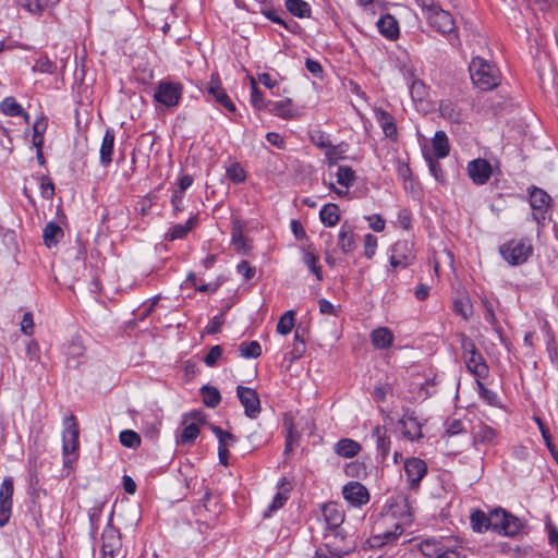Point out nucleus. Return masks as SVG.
Wrapping results in <instances>:
<instances>
[{"instance_id": "obj_26", "label": "nucleus", "mask_w": 558, "mask_h": 558, "mask_svg": "<svg viewBox=\"0 0 558 558\" xmlns=\"http://www.w3.org/2000/svg\"><path fill=\"white\" fill-rule=\"evenodd\" d=\"M376 119H377L379 125L381 126L385 135L389 138H396L397 126H396L393 117L384 110H377Z\"/></svg>"}, {"instance_id": "obj_13", "label": "nucleus", "mask_w": 558, "mask_h": 558, "mask_svg": "<svg viewBox=\"0 0 558 558\" xmlns=\"http://www.w3.org/2000/svg\"><path fill=\"white\" fill-rule=\"evenodd\" d=\"M342 495L352 506H362L368 502L369 494L364 485L359 482H349L342 488Z\"/></svg>"}, {"instance_id": "obj_34", "label": "nucleus", "mask_w": 558, "mask_h": 558, "mask_svg": "<svg viewBox=\"0 0 558 558\" xmlns=\"http://www.w3.org/2000/svg\"><path fill=\"white\" fill-rule=\"evenodd\" d=\"M439 111H440L441 117H444L445 119H447L449 121L459 122L461 119L460 109L451 100L440 101Z\"/></svg>"}, {"instance_id": "obj_27", "label": "nucleus", "mask_w": 558, "mask_h": 558, "mask_svg": "<svg viewBox=\"0 0 558 558\" xmlns=\"http://www.w3.org/2000/svg\"><path fill=\"white\" fill-rule=\"evenodd\" d=\"M360 450V444L349 438L340 439L335 447L336 453L343 458H353Z\"/></svg>"}, {"instance_id": "obj_39", "label": "nucleus", "mask_w": 558, "mask_h": 558, "mask_svg": "<svg viewBox=\"0 0 558 558\" xmlns=\"http://www.w3.org/2000/svg\"><path fill=\"white\" fill-rule=\"evenodd\" d=\"M239 351L244 359H256L262 354V347L258 341H246L239 345Z\"/></svg>"}, {"instance_id": "obj_14", "label": "nucleus", "mask_w": 558, "mask_h": 558, "mask_svg": "<svg viewBox=\"0 0 558 558\" xmlns=\"http://www.w3.org/2000/svg\"><path fill=\"white\" fill-rule=\"evenodd\" d=\"M121 548V538L117 530L109 526L102 533L101 558H114Z\"/></svg>"}, {"instance_id": "obj_40", "label": "nucleus", "mask_w": 558, "mask_h": 558, "mask_svg": "<svg viewBox=\"0 0 558 558\" xmlns=\"http://www.w3.org/2000/svg\"><path fill=\"white\" fill-rule=\"evenodd\" d=\"M347 145H328V149L325 153L326 159L329 165H337L338 161L345 158Z\"/></svg>"}, {"instance_id": "obj_31", "label": "nucleus", "mask_w": 558, "mask_h": 558, "mask_svg": "<svg viewBox=\"0 0 558 558\" xmlns=\"http://www.w3.org/2000/svg\"><path fill=\"white\" fill-rule=\"evenodd\" d=\"M283 425L287 430L286 447H284V453L287 454V453L291 452L295 446H298L300 435L296 432L291 417L286 416Z\"/></svg>"}, {"instance_id": "obj_15", "label": "nucleus", "mask_w": 558, "mask_h": 558, "mask_svg": "<svg viewBox=\"0 0 558 558\" xmlns=\"http://www.w3.org/2000/svg\"><path fill=\"white\" fill-rule=\"evenodd\" d=\"M207 93L209 95H211L216 99L217 102L222 105L229 111H231V112L235 111V106L231 101V99L229 98V96L227 95L225 89L221 87V84H220V81H219V77L217 74L211 75L210 82L208 83V86H207Z\"/></svg>"}, {"instance_id": "obj_60", "label": "nucleus", "mask_w": 558, "mask_h": 558, "mask_svg": "<svg viewBox=\"0 0 558 558\" xmlns=\"http://www.w3.org/2000/svg\"><path fill=\"white\" fill-rule=\"evenodd\" d=\"M377 247V239L373 234H366L364 238V254L372 258Z\"/></svg>"}, {"instance_id": "obj_23", "label": "nucleus", "mask_w": 558, "mask_h": 558, "mask_svg": "<svg viewBox=\"0 0 558 558\" xmlns=\"http://www.w3.org/2000/svg\"><path fill=\"white\" fill-rule=\"evenodd\" d=\"M472 434L475 442L489 444L494 441L497 436L496 429L486 425L483 422L474 425L472 428Z\"/></svg>"}, {"instance_id": "obj_63", "label": "nucleus", "mask_w": 558, "mask_h": 558, "mask_svg": "<svg viewBox=\"0 0 558 558\" xmlns=\"http://www.w3.org/2000/svg\"><path fill=\"white\" fill-rule=\"evenodd\" d=\"M392 392V386L390 384L378 385L374 388L373 397L376 401L384 402L388 393Z\"/></svg>"}, {"instance_id": "obj_17", "label": "nucleus", "mask_w": 558, "mask_h": 558, "mask_svg": "<svg viewBox=\"0 0 558 558\" xmlns=\"http://www.w3.org/2000/svg\"><path fill=\"white\" fill-rule=\"evenodd\" d=\"M463 359L468 369L476 377V379L485 378L488 375V366L477 350L463 356Z\"/></svg>"}, {"instance_id": "obj_49", "label": "nucleus", "mask_w": 558, "mask_h": 558, "mask_svg": "<svg viewBox=\"0 0 558 558\" xmlns=\"http://www.w3.org/2000/svg\"><path fill=\"white\" fill-rule=\"evenodd\" d=\"M476 386L478 395L482 399H484L489 405H498V396L496 392L486 388L481 379H476Z\"/></svg>"}, {"instance_id": "obj_3", "label": "nucleus", "mask_w": 558, "mask_h": 558, "mask_svg": "<svg viewBox=\"0 0 558 558\" xmlns=\"http://www.w3.org/2000/svg\"><path fill=\"white\" fill-rule=\"evenodd\" d=\"M78 450V427L73 415L64 420L62 433V453L64 465L69 466L77 458Z\"/></svg>"}, {"instance_id": "obj_6", "label": "nucleus", "mask_w": 558, "mask_h": 558, "mask_svg": "<svg viewBox=\"0 0 558 558\" xmlns=\"http://www.w3.org/2000/svg\"><path fill=\"white\" fill-rule=\"evenodd\" d=\"M413 243L408 240L397 241L391 248L390 265L397 268H405L413 263Z\"/></svg>"}, {"instance_id": "obj_37", "label": "nucleus", "mask_w": 558, "mask_h": 558, "mask_svg": "<svg viewBox=\"0 0 558 558\" xmlns=\"http://www.w3.org/2000/svg\"><path fill=\"white\" fill-rule=\"evenodd\" d=\"M286 7L288 11L296 17H305L311 13V8L307 2L303 0H287Z\"/></svg>"}, {"instance_id": "obj_57", "label": "nucleus", "mask_w": 558, "mask_h": 558, "mask_svg": "<svg viewBox=\"0 0 558 558\" xmlns=\"http://www.w3.org/2000/svg\"><path fill=\"white\" fill-rule=\"evenodd\" d=\"M85 348L78 340L71 341L66 347V355L69 359H77L84 354Z\"/></svg>"}, {"instance_id": "obj_30", "label": "nucleus", "mask_w": 558, "mask_h": 558, "mask_svg": "<svg viewBox=\"0 0 558 558\" xmlns=\"http://www.w3.org/2000/svg\"><path fill=\"white\" fill-rule=\"evenodd\" d=\"M433 149L437 158H445L449 155L450 146L444 131H437L433 138Z\"/></svg>"}, {"instance_id": "obj_5", "label": "nucleus", "mask_w": 558, "mask_h": 558, "mask_svg": "<svg viewBox=\"0 0 558 558\" xmlns=\"http://www.w3.org/2000/svg\"><path fill=\"white\" fill-rule=\"evenodd\" d=\"M323 514L327 524V537L340 538L345 542V532L341 527L344 521V513L337 504H327L323 507Z\"/></svg>"}, {"instance_id": "obj_10", "label": "nucleus", "mask_w": 558, "mask_h": 558, "mask_svg": "<svg viewBox=\"0 0 558 558\" xmlns=\"http://www.w3.org/2000/svg\"><path fill=\"white\" fill-rule=\"evenodd\" d=\"M430 27L442 35H450L456 32V23L452 15L438 7L426 17Z\"/></svg>"}, {"instance_id": "obj_47", "label": "nucleus", "mask_w": 558, "mask_h": 558, "mask_svg": "<svg viewBox=\"0 0 558 558\" xmlns=\"http://www.w3.org/2000/svg\"><path fill=\"white\" fill-rule=\"evenodd\" d=\"M211 430L218 438V441H219L218 448L228 449V447L231 446L235 440L234 436L231 433L223 430L219 426L213 425Z\"/></svg>"}, {"instance_id": "obj_35", "label": "nucleus", "mask_w": 558, "mask_h": 558, "mask_svg": "<svg viewBox=\"0 0 558 558\" xmlns=\"http://www.w3.org/2000/svg\"><path fill=\"white\" fill-rule=\"evenodd\" d=\"M201 392L203 402L208 408H216L221 401L220 392L216 387L203 386Z\"/></svg>"}, {"instance_id": "obj_21", "label": "nucleus", "mask_w": 558, "mask_h": 558, "mask_svg": "<svg viewBox=\"0 0 558 558\" xmlns=\"http://www.w3.org/2000/svg\"><path fill=\"white\" fill-rule=\"evenodd\" d=\"M373 438L376 440L377 451L383 460H385L390 450V439L387 437V429L377 425L372 432Z\"/></svg>"}, {"instance_id": "obj_56", "label": "nucleus", "mask_w": 558, "mask_h": 558, "mask_svg": "<svg viewBox=\"0 0 558 558\" xmlns=\"http://www.w3.org/2000/svg\"><path fill=\"white\" fill-rule=\"evenodd\" d=\"M317 256L313 252H306L304 255V262L308 266L312 272L315 274L318 280H322V270L320 267L317 266Z\"/></svg>"}, {"instance_id": "obj_20", "label": "nucleus", "mask_w": 558, "mask_h": 558, "mask_svg": "<svg viewBox=\"0 0 558 558\" xmlns=\"http://www.w3.org/2000/svg\"><path fill=\"white\" fill-rule=\"evenodd\" d=\"M371 340L376 349H387L393 342V335L387 327H378L371 333Z\"/></svg>"}, {"instance_id": "obj_54", "label": "nucleus", "mask_w": 558, "mask_h": 558, "mask_svg": "<svg viewBox=\"0 0 558 558\" xmlns=\"http://www.w3.org/2000/svg\"><path fill=\"white\" fill-rule=\"evenodd\" d=\"M227 177L233 183H241L246 179L245 171L239 163H232L227 169Z\"/></svg>"}, {"instance_id": "obj_4", "label": "nucleus", "mask_w": 558, "mask_h": 558, "mask_svg": "<svg viewBox=\"0 0 558 558\" xmlns=\"http://www.w3.org/2000/svg\"><path fill=\"white\" fill-rule=\"evenodd\" d=\"M490 530L504 533L507 536L517 535L521 529V521L502 509H496L489 514Z\"/></svg>"}, {"instance_id": "obj_61", "label": "nucleus", "mask_w": 558, "mask_h": 558, "mask_svg": "<svg viewBox=\"0 0 558 558\" xmlns=\"http://www.w3.org/2000/svg\"><path fill=\"white\" fill-rule=\"evenodd\" d=\"M458 337L460 339V344H461V350H462L463 356L477 350L473 340L470 337H468L464 333H459Z\"/></svg>"}, {"instance_id": "obj_41", "label": "nucleus", "mask_w": 558, "mask_h": 558, "mask_svg": "<svg viewBox=\"0 0 558 558\" xmlns=\"http://www.w3.org/2000/svg\"><path fill=\"white\" fill-rule=\"evenodd\" d=\"M471 525L475 532H484L490 530L489 515L487 517L483 511L477 510L471 514Z\"/></svg>"}, {"instance_id": "obj_59", "label": "nucleus", "mask_w": 558, "mask_h": 558, "mask_svg": "<svg viewBox=\"0 0 558 558\" xmlns=\"http://www.w3.org/2000/svg\"><path fill=\"white\" fill-rule=\"evenodd\" d=\"M12 501L0 499V526H4L11 517Z\"/></svg>"}, {"instance_id": "obj_64", "label": "nucleus", "mask_w": 558, "mask_h": 558, "mask_svg": "<svg viewBox=\"0 0 558 558\" xmlns=\"http://www.w3.org/2000/svg\"><path fill=\"white\" fill-rule=\"evenodd\" d=\"M13 496V481L11 478H5L0 487V499L12 501Z\"/></svg>"}, {"instance_id": "obj_25", "label": "nucleus", "mask_w": 558, "mask_h": 558, "mask_svg": "<svg viewBox=\"0 0 558 558\" xmlns=\"http://www.w3.org/2000/svg\"><path fill=\"white\" fill-rule=\"evenodd\" d=\"M319 218L326 227H335L340 220V209L336 204H326L319 211Z\"/></svg>"}, {"instance_id": "obj_53", "label": "nucleus", "mask_w": 558, "mask_h": 558, "mask_svg": "<svg viewBox=\"0 0 558 558\" xmlns=\"http://www.w3.org/2000/svg\"><path fill=\"white\" fill-rule=\"evenodd\" d=\"M410 93L413 100L422 101L427 96V87L421 80H413L410 85Z\"/></svg>"}, {"instance_id": "obj_58", "label": "nucleus", "mask_w": 558, "mask_h": 558, "mask_svg": "<svg viewBox=\"0 0 558 558\" xmlns=\"http://www.w3.org/2000/svg\"><path fill=\"white\" fill-rule=\"evenodd\" d=\"M221 355H222V348L220 345H214L209 350L207 355L204 357V363L207 366L213 367L217 364V362L221 357Z\"/></svg>"}, {"instance_id": "obj_1", "label": "nucleus", "mask_w": 558, "mask_h": 558, "mask_svg": "<svg viewBox=\"0 0 558 558\" xmlns=\"http://www.w3.org/2000/svg\"><path fill=\"white\" fill-rule=\"evenodd\" d=\"M469 71L473 84L481 90H492L500 84L501 75L497 66L481 57L472 59Z\"/></svg>"}, {"instance_id": "obj_51", "label": "nucleus", "mask_w": 558, "mask_h": 558, "mask_svg": "<svg viewBox=\"0 0 558 558\" xmlns=\"http://www.w3.org/2000/svg\"><path fill=\"white\" fill-rule=\"evenodd\" d=\"M418 549L426 557H432L434 555L437 556L441 550L436 539H425L421 542L418 545Z\"/></svg>"}, {"instance_id": "obj_45", "label": "nucleus", "mask_w": 558, "mask_h": 558, "mask_svg": "<svg viewBox=\"0 0 558 558\" xmlns=\"http://www.w3.org/2000/svg\"><path fill=\"white\" fill-rule=\"evenodd\" d=\"M305 352V330L300 327L294 332L292 354L294 359L301 357Z\"/></svg>"}, {"instance_id": "obj_22", "label": "nucleus", "mask_w": 558, "mask_h": 558, "mask_svg": "<svg viewBox=\"0 0 558 558\" xmlns=\"http://www.w3.org/2000/svg\"><path fill=\"white\" fill-rule=\"evenodd\" d=\"M114 145V132L108 129L102 138V143L100 146V162L102 166H108L112 160Z\"/></svg>"}, {"instance_id": "obj_38", "label": "nucleus", "mask_w": 558, "mask_h": 558, "mask_svg": "<svg viewBox=\"0 0 558 558\" xmlns=\"http://www.w3.org/2000/svg\"><path fill=\"white\" fill-rule=\"evenodd\" d=\"M0 109L3 114L9 117H19L21 113H24L23 107L11 96L5 97L1 101Z\"/></svg>"}, {"instance_id": "obj_33", "label": "nucleus", "mask_w": 558, "mask_h": 558, "mask_svg": "<svg viewBox=\"0 0 558 558\" xmlns=\"http://www.w3.org/2000/svg\"><path fill=\"white\" fill-rule=\"evenodd\" d=\"M48 122L45 117H39L33 124V146L39 148L44 146V134L47 130Z\"/></svg>"}, {"instance_id": "obj_44", "label": "nucleus", "mask_w": 558, "mask_h": 558, "mask_svg": "<svg viewBox=\"0 0 558 558\" xmlns=\"http://www.w3.org/2000/svg\"><path fill=\"white\" fill-rule=\"evenodd\" d=\"M196 217L190 218L184 225H175L169 232L170 240L182 239L194 227Z\"/></svg>"}, {"instance_id": "obj_52", "label": "nucleus", "mask_w": 558, "mask_h": 558, "mask_svg": "<svg viewBox=\"0 0 558 558\" xmlns=\"http://www.w3.org/2000/svg\"><path fill=\"white\" fill-rule=\"evenodd\" d=\"M251 87H252L251 102H252L253 107L258 110L266 109L267 102H265L262 93L258 90V88L256 86V81L254 77H251Z\"/></svg>"}, {"instance_id": "obj_16", "label": "nucleus", "mask_w": 558, "mask_h": 558, "mask_svg": "<svg viewBox=\"0 0 558 558\" xmlns=\"http://www.w3.org/2000/svg\"><path fill=\"white\" fill-rule=\"evenodd\" d=\"M325 546L328 553L335 558H343L354 550V545L348 542L345 535V542H341L340 538H333V536L327 537V530L324 533Z\"/></svg>"}, {"instance_id": "obj_50", "label": "nucleus", "mask_w": 558, "mask_h": 558, "mask_svg": "<svg viewBox=\"0 0 558 558\" xmlns=\"http://www.w3.org/2000/svg\"><path fill=\"white\" fill-rule=\"evenodd\" d=\"M453 311L466 320L472 315V304L469 298H461L454 301Z\"/></svg>"}, {"instance_id": "obj_42", "label": "nucleus", "mask_w": 558, "mask_h": 558, "mask_svg": "<svg viewBox=\"0 0 558 558\" xmlns=\"http://www.w3.org/2000/svg\"><path fill=\"white\" fill-rule=\"evenodd\" d=\"M337 183L341 186L349 189V186L355 181V172L345 166H340L336 173Z\"/></svg>"}, {"instance_id": "obj_24", "label": "nucleus", "mask_w": 558, "mask_h": 558, "mask_svg": "<svg viewBox=\"0 0 558 558\" xmlns=\"http://www.w3.org/2000/svg\"><path fill=\"white\" fill-rule=\"evenodd\" d=\"M379 32L389 39H395L399 35V26L396 19L387 14L383 16L377 23Z\"/></svg>"}, {"instance_id": "obj_8", "label": "nucleus", "mask_w": 558, "mask_h": 558, "mask_svg": "<svg viewBox=\"0 0 558 558\" xmlns=\"http://www.w3.org/2000/svg\"><path fill=\"white\" fill-rule=\"evenodd\" d=\"M236 395L244 408L245 415L250 418H256L262 411L259 396L256 390L245 386H238Z\"/></svg>"}, {"instance_id": "obj_2", "label": "nucleus", "mask_w": 558, "mask_h": 558, "mask_svg": "<svg viewBox=\"0 0 558 558\" xmlns=\"http://www.w3.org/2000/svg\"><path fill=\"white\" fill-rule=\"evenodd\" d=\"M499 253L509 265L519 266L533 254V245L526 238L512 239L499 246Z\"/></svg>"}, {"instance_id": "obj_48", "label": "nucleus", "mask_w": 558, "mask_h": 558, "mask_svg": "<svg viewBox=\"0 0 558 558\" xmlns=\"http://www.w3.org/2000/svg\"><path fill=\"white\" fill-rule=\"evenodd\" d=\"M119 438L120 442L126 448H137L141 445V437L131 429L121 432Z\"/></svg>"}, {"instance_id": "obj_62", "label": "nucleus", "mask_w": 558, "mask_h": 558, "mask_svg": "<svg viewBox=\"0 0 558 558\" xmlns=\"http://www.w3.org/2000/svg\"><path fill=\"white\" fill-rule=\"evenodd\" d=\"M288 497L284 493H277L274 497L271 504L268 507V511L265 513V517H268L271 512L280 509L287 501Z\"/></svg>"}, {"instance_id": "obj_18", "label": "nucleus", "mask_w": 558, "mask_h": 558, "mask_svg": "<svg viewBox=\"0 0 558 558\" xmlns=\"http://www.w3.org/2000/svg\"><path fill=\"white\" fill-rule=\"evenodd\" d=\"M401 425V433L404 438L409 440H416L422 437V427L418 421L413 415H403L399 421Z\"/></svg>"}, {"instance_id": "obj_11", "label": "nucleus", "mask_w": 558, "mask_h": 558, "mask_svg": "<svg viewBox=\"0 0 558 558\" xmlns=\"http://www.w3.org/2000/svg\"><path fill=\"white\" fill-rule=\"evenodd\" d=\"M466 170L470 179L477 185L485 184L493 174L492 165L483 158L469 161Z\"/></svg>"}, {"instance_id": "obj_28", "label": "nucleus", "mask_w": 558, "mask_h": 558, "mask_svg": "<svg viewBox=\"0 0 558 558\" xmlns=\"http://www.w3.org/2000/svg\"><path fill=\"white\" fill-rule=\"evenodd\" d=\"M403 530L401 525L395 524V527L392 531H386L383 534L374 535L369 542L371 546L377 547L385 545L387 543H392L398 539V537L402 534Z\"/></svg>"}, {"instance_id": "obj_43", "label": "nucleus", "mask_w": 558, "mask_h": 558, "mask_svg": "<svg viewBox=\"0 0 558 558\" xmlns=\"http://www.w3.org/2000/svg\"><path fill=\"white\" fill-rule=\"evenodd\" d=\"M294 327V312L288 311L280 318L277 324V331L280 335H288Z\"/></svg>"}, {"instance_id": "obj_32", "label": "nucleus", "mask_w": 558, "mask_h": 558, "mask_svg": "<svg viewBox=\"0 0 558 558\" xmlns=\"http://www.w3.org/2000/svg\"><path fill=\"white\" fill-rule=\"evenodd\" d=\"M550 196L542 189L534 187L530 194V204L533 209L544 211L549 205Z\"/></svg>"}, {"instance_id": "obj_29", "label": "nucleus", "mask_w": 558, "mask_h": 558, "mask_svg": "<svg viewBox=\"0 0 558 558\" xmlns=\"http://www.w3.org/2000/svg\"><path fill=\"white\" fill-rule=\"evenodd\" d=\"M63 236V230L56 222H48L44 228V243L47 247L56 245L60 238Z\"/></svg>"}, {"instance_id": "obj_9", "label": "nucleus", "mask_w": 558, "mask_h": 558, "mask_svg": "<svg viewBox=\"0 0 558 558\" xmlns=\"http://www.w3.org/2000/svg\"><path fill=\"white\" fill-rule=\"evenodd\" d=\"M204 421V415L201 412H192L185 414L183 417V429L178 437V442L187 445L194 442L199 435L198 424Z\"/></svg>"}, {"instance_id": "obj_7", "label": "nucleus", "mask_w": 558, "mask_h": 558, "mask_svg": "<svg viewBox=\"0 0 558 558\" xmlns=\"http://www.w3.org/2000/svg\"><path fill=\"white\" fill-rule=\"evenodd\" d=\"M182 96V86L173 82H160L155 92L154 98L166 107H174Z\"/></svg>"}, {"instance_id": "obj_12", "label": "nucleus", "mask_w": 558, "mask_h": 558, "mask_svg": "<svg viewBox=\"0 0 558 558\" xmlns=\"http://www.w3.org/2000/svg\"><path fill=\"white\" fill-rule=\"evenodd\" d=\"M404 471L410 488H416L427 473L426 463L418 458H410L404 461Z\"/></svg>"}, {"instance_id": "obj_55", "label": "nucleus", "mask_w": 558, "mask_h": 558, "mask_svg": "<svg viewBox=\"0 0 558 558\" xmlns=\"http://www.w3.org/2000/svg\"><path fill=\"white\" fill-rule=\"evenodd\" d=\"M33 70L40 73H53L56 71V64L44 56L37 59L33 66Z\"/></svg>"}, {"instance_id": "obj_36", "label": "nucleus", "mask_w": 558, "mask_h": 558, "mask_svg": "<svg viewBox=\"0 0 558 558\" xmlns=\"http://www.w3.org/2000/svg\"><path fill=\"white\" fill-rule=\"evenodd\" d=\"M266 109L284 119L292 117L290 100L268 101Z\"/></svg>"}, {"instance_id": "obj_19", "label": "nucleus", "mask_w": 558, "mask_h": 558, "mask_svg": "<svg viewBox=\"0 0 558 558\" xmlns=\"http://www.w3.org/2000/svg\"><path fill=\"white\" fill-rule=\"evenodd\" d=\"M338 245L343 254H348L355 248L354 232L348 223H343L339 230Z\"/></svg>"}, {"instance_id": "obj_46", "label": "nucleus", "mask_w": 558, "mask_h": 558, "mask_svg": "<svg viewBox=\"0 0 558 558\" xmlns=\"http://www.w3.org/2000/svg\"><path fill=\"white\" fill-rule=\"evenodd\" d=\"M57 3V0H25L24 8L32 13H40Z\"/></svg>"}]
</instances>
